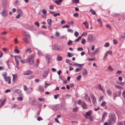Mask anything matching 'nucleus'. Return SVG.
Here are the masks:
<instances>
[{"instance_id": "obj_55", "label": "nucleus", "mask_w": 125, "mask_h": 125, "mask_svg": "<svg viewBox=\"0 0 125 125\" xmlns=\"http://www.w3.org/2000/svg\"><path fill=\"white\" fill-rule=\"evenodd\" d=\"M73 65L78 67L79 66V65H80V64H79L78 63H76L74 62V64H73Z\"/></svg>"}, {"instance_id": "obj_12", "label": "nucleus", "mask_w": 125, "mask_h": 125, "mask_svg": "<svg viewBox=\"0 0 125 125\" xmlns=\"http://www.w3.org/2000/svg\"><path fill=\"white\" fill-rule=\"evenodd\" d=\"M31 73V71L30 70H28L24 72V74L25 75H29Z\"/></svg>"}, {"instance_id": "obj_48", "label": "nucleus", "mask_w": 125, "mask_h": 125, "mask_svg": "<svg viewBox=\"0 0 125 125\" xmlns=\"http://www.w3.org/2000/svg\"><path fill=\"white\" fill-rule=\"evenodd\" d=\"M15 3L17 5H20L21 3L19 1H17L15 2Z\"/></svg>"}, {"instance_id": "obj_62", "label": "nucleus", "mask_w": 125, "mask_h": 125, "mask_svg": "<svg viewBox=\"0 0 125 125\" xmlns=\"http://www.w3.org/2000/svg\"><path fill=\"white\" fill-rule=\"evenodd\" d=\"M81 100L80 99L77 102V104H78L79 105H80L81 104Z\"/></svg>"}, {"instance_id": "obj_42", "label": "nucleus", "mask_w": 125, "mask_h": 125, "mask_svg": "<svg viewBox=\"0 0 125 125\" xmlns=\"http://www.w3.org/2000/svg\"><path fill=\"white\" fill-rule=\"evenodd\" d=\"M69 27H70V26L69 25H64L62 27V28H69Z\"/></svg>"}, {"instance_id": "obj_16", "label": "nucleus", "mask_w": 125, "mask_h": 125, "mask_svg": "<svg viewBox=\"0 0 125 125\" xmlns=\"http://www.w3.org/2000/svg\"><path fill=\"white\" fill-rule=\"evenodd\" d=\"M106 92L108 95L110 96H111L112 94V92L109 90H107V91Z\"/></svg>"}, {"instance_id": "obj_18", "label": "nucleus", "mask_w": 125, "mask_h": 125, "mask_svg": "<svg viewBox=\"0 0 125 125\" xmlns=\"http://www.w3.org/2000/svg\"><path fill=\"white\" fill-rule=\"evenodd\" d=\"M92 113V111L91 110H90L86 113V115L90 116L91 115Z\"/></svg>"}, {"instance_id": "obj_53", "label": "nucleus", "mask_w": 125, "mask_h": 125, "mask_svg": "<svg viewBox=\"0 0 125 125\" xmlns=\"http://www.w3.org/2000/svg\"><path fill=\"white\" fill-rule=\"evenodd\" d=\"M67 31L68 32H71V33H73V30L72 29H69L67 30Z\"/></svg>"}, {"instance_id": "obj_64", "label": "nucleus", "mask_w": 125, "mask_h": 125, "mask_svg": "<svg viewBox=\"0 0 125 125\" xmlns=\"http://www.w3.org/2000/svg\"><path fill=\"white\" fill-rule=\"evenodd\" d=\"M83 108L84 109H86L87 108V106L86 105V104H85V105H83V106H82Z\"/></svg>"}, {"instance_id": "obj_41", "label": "nucleus", "mask_w": 125, "mask_h": 125, "mask_svg": "<svg viewBox=\"0 0 125 125\" xmlns=\"http://www.w3.org/2000/svg\"><path fill=\"white\" fill-rule=\"evenodd\" d=\"M39 89H40L41 91L42 92H43L44 91V90L43 88L41 86H39Z\"/></svg>"}, {"instance_id": "obj_44", "label": "nucleus", "mask_w": 125, "mask_h": 125, "mask_svg": "<svg viewBox=\"0 0 125 125\" xmlns=\"http://www.w3.org/2000/svg\"><path fill=\"white\" fill-rule=\"evenodd\" d=\"M79 33L77 31H76L74 33V35L75 36L77 37Z\"/></svg>"}, {"instance_id": "obj_8", "label": "nucleus", "mask_w": 125, "mask_h": 125, "mask_svg": "<svg viewBox=\"0 0 125 125\" xmlns=\"http://www.w3.org/2000/svg\"><path fill=\"white\" fill-rule=\"evenodd\" d=\"M107 115V113L106 112H104V113L102 115V120L103 121L105 119V117Z\"/></svg>"}, {"instance_id": "obj_40", "label": "nucleus", "mask_w": 125, "mask_h": 125, "mask_svg": "<svg viewBox=\"0 0 125 125\" xmlns=\"http://www.w3.org/2000/svg\"><path fill=\"white\" fill-rule=\"evenodd\" d=\"M77 110V107L73 108V111L74 112H76Z\"/></svg>"}, {"instance_id": "obj_9", "label": "nucleus", "mask_w": 125, "mask_h": 125, "mask_svg": "<svg viewBox=\"0 0 125 125\" xmlns=\"http://www.w3.org/2000/svg\"><path fill=\"white\" fill-rule=\"evenodd\" d=\"M27 60L28 62L30 64H32L33 62V59L31 58H29Z\"/></svg>"}, {"instance_id": "obj_5", "label": "nucleus", "mask_w": 125, "mask_h": 125, "mask_svg": "<svg viewBox=\"0 0 125 125\" xmlns=\"http://www.w3.org/2000/svg\"><path fill=\"white\" fill-rule=\"evenodd\" d=\"M51 56L49 55H47L45 56L46 60L47 63L49 64L51 61Z\"/></svg>"}, {"instance_id": "obj_47", "label": "nucleus", "mask_w": 125, "mask_h": 125, "mask_svg": "<svg viewBox=\"0 0 125 125\" xmlns=\"http://www.w3.org/2000/svg\"><path fill=\"white\" fill-rule=\"evenodd\" d=\"M5 100V99H4L3 101L2 102L1 104H0V108H1L2 107L4 104V101Z\"/></svg>"}, {"instance_id": "obj_10", "label": "nucleus", "mask_w": 125, "mask_h": 125, "mask_svg": "<svg viewBox=\"0 0 125 125\" xmlns=\"http://www.w3.org/2000/svg\"><path fill=\"white\" fill-rule=\"evenodd\" d=\"M82 74L84 76H86L87 74V72L85 69H84L82 72Z\"/></svg>"}, {"instance_id": "obj_34", "label": "nucleus", "mask_w": 125, "mask_h": 125, "mask_svg": "<svg viewBox=\"0 0 125 125\" xmlns=\"http://www.w3.org/2000/svg\"><path fill=\"white\" fill-rule=\"evenodd\" d=\"M82 41L81 42L82 44H84L85 42V40L83 38H82Z\"/></svg>"}, {"instance_id": "obj_29", "label": "nucleus", "mask_w": 125, "mask_h": 125, "mask_svg": "<svg viewBox=\"0 0 125 125\" xmlns=\"http://www.w3.org/2000/svg\"><path fill=\"white\" fill-rule=\"evenodd\" d=\"M38 53L39 55L40 56H41L42 55V52H40V51H39V50H37Z\"/></svg>"}, {"instance_id": "obj_58", "label": "nucleus", "mask_w": 125, "mask_h": 125, "mask_svg": "<svg viewBox=\"0 0 125 125\" xmlns=\"http://www.w3.org/2000/svg\"><path fill=\"white\" fill-rule=\"evenodd\" d=\"M113 41L114 42V43L115 44H116L117 43V40L115 39H114L113 40Z\"/></svg>"}, {"instance_id": "obj_26", "label": "nucleus", "mask_w": 125, "mask_h": 125, "mask_svg": "<svg viewBox=\"0 0 125 125\" xmlns=\"http://www.w3.org/2000/svg\"><path fill=\"white\" fill-rule=\"evenodd\" d=\"M41 111V109H40L38 112L35 114V115L37 117L39 115Z\"/></svg>"}, {"instance_id": "obj_49", "label": "nucleus", "mask_w": 125, "mask_h": 125, "mask_svg": "<svg viewBox=\"0 0 125 125\" xmlns=\"http://www.w3.org/2000/svg\"><path fill=\"white\" fill-rule=\"evenodd\" d=\"M37 120L38 121L43 120L39 116L37 118Z\"/></svg>"}, {"instance_id": "obj_27", "label": "nucleus", "mask_w": 125, "mask_h": 125, "mask_svg": "<svg viewBox=\"0 0 125 125\" xmlns=\"http://www.w3.org/2000/svg\"><path fill=\"white\" fill-rule=\"evenodd\" d=\"M48 74L47 71L45 72L43 74L42 77H45Z\"/></svg>"}, {"instance_id": "obj_13", "label": "nucleus", "mask_w": 125, "mask_h": 125, "mask_svg": "<svg viewBox=\"0 0 125 125\" xmlns=\"http://www.w3.org/2000/svg\"><path fill=\"white\" fill-rule=\"evenodd\" d=\"M62 1V0H56L54 2L57 5H60Z\"/></svg>"}, {"instance_id": "obj_60", "label": "nucleus", "mask_w": 125, "mask_h": 125, "mask_svg": "<svg viewBox=\"0 0 125 125\" xmlns=\"http://www.w3.org/2000/svg\"><path fill=\"white\" fill-rule=\"evenodd\" d=\"M3 53L1 51H0V58H1L3 55Z\"/></svg>"}, {"instance_id": "obj_39", "label": "nucleus", "mask_w": 125, "mask_h": 125, "mask_svg": "<svg viewBox=\"0 0 125 125\" xmlns=\"http://www.w3.org/2000/svg\"><path fill=\"white\" fill-rule=\"evenodd\" d=\"M109 42H107L105 44L104 46L105 47H108L109 45Z\"/></svg>"}, {"instance_id": "obj_21", "label": "nucleus", "mask_w": 125, "mask_h": 125, "mask_svg": "<svg viewBox=\"0 0 125 125\" xmlns=\"http://www.w3.org/2000/svg\"><path fill=\"white\" fill-rule=\"evenodd\" d=\"M23 40L24 42L27 43H29V41L27 40L26 38H24L23 39Z\"/></svg>"}, {"instance_id": "obj_33", "label": "nucleus", "mask_w": 125, "mask_h": 125, "mask_svg": "<svg viewBox=\"0 0 125 125\" xmlns=\"http://www.w3.org/2000/svg\"><path fill=\"white\" fill-rule=\"evenodd\" d=\"M115 87L116 88L119 89H120L121 88H123V87H122L117 85H115Z\"/></svg>"}, {"instance_id": "obj_56", "label": "nucleus", "mask_w": 125, "mask_h": 125, "mask_svg": "<svg viewBox=\"0 0 125 125\" xmlns=\"http://www.w3.org/2000/svg\"><path fill=\"white\" fill-rule=\"evenodd\" d=\"M122 95L123 97L125 99V90L123 92Z\"/></svg>"}, {"instance_id": "obj_36", "label": "nucleus", "mask_w": 125, "mask_h": 125, "mask_svg": "<svg viewBox=\"0 0 125 125\" xmlns=\"http://www.w3.org/2000/svg\"><path fill=\"white\" fill-rule=\"evenodd\" d=\"M67 55L69 57H71L73 56V54H71L69 52H68Z\"/></svg>"}, {"instance_id": "obj_1", "label": "nucleus", "mask_w": 125, "mask_h": 125, "mask_svg": "<svg viewBox=\"0 0 125 125\" xmlns=\"http://www.w3.org/2000/svg\"><path fill=\"white\" fill-rule=\"evenodd\" d=\"M109 119L107 120L109 124L113 125L115 122L116 119L115 114L113 113H110L109 115Z\"/></svg>"}, {"instance_id": "obj_3", "label": "nucleus", "mask_w": 125, "mask_h": 125, "mask_svg": "<svg viewBox=\"0 0 125 125\" xmlns=\"http://www.w3.org/2000/svg\"><path fill=\"white\" fill-rule=\"evenodd\" d=\"M49 108L54 111H56L59 109L58 106L56 105H53L49 106Z\"/></svg>"}, {"instance_id": "obj_46", "label": "nucleus", "mask_w": 125, "mask_h": 125, "mask_svg": "<svg viewBox=\"0 0 125 125\" xmlns=\"http://www.w3.org/2000/svg\"><path fill=\"white\" fill-rule=\"evenodd\" d=\"M104 96H101L99 100L100 102H101L102 100H103Z\"/></svg>"}, {"instance_id": "obj_35", "label": "nucleus", "mask_w": 125, "mask_h": 125, "mask_svg": "<svg viewBox=\"0 0 125 125\" xmlns=\"http://www.w3.org/2000/svg\"><path fill=\"white\" fill-rule=\"evenodd\" d=\"M97 21L98 22L99 24L100 25H101L102 24V21L100 19H97Z\"/></svg>"}, {"instance_id": "obj_30", "label": "nucleus", "mask_w": 125, "mask_h": 125, "mask_svg": "<svg viewBox=\"0 0 125 125\" xmlns=\"http://www.w3.org/2000/svg\"><path fill=\"white\" fill-rule=\"evenodd\" d=\"M57 59L58 61H60L62 60V58L60 56H58L57 58Z\"/></svg>"}, {"instance_id": "obj_7", "label": "nucleus", "mask_w": 125, "mask_h": 125, "mask_svg": "<svg viewBox=\"0 0 125 125\" xmlns=\"http://www.w3.org/2000/svg\"><path fill=\"white\" fill-rule=\"evenodd\" d=\"M5 81L8 82L9 84L10 83V79L9 76L5 78Z\"/></svg>"}, {"instance_id": "obj_51", "label": "nucleus", "mask_w": 125, "mask_h": 125, "mask_svg": "<svg viewBox=\"0 0 125 125\" xmlns=\"http://www.w3.org/2000/svg\"><path fill=\"white\" fill-rule=\"evenodd\" d=\"M81 75H79L77 77V79L78 80H79L81 78Z\"/></svg>"}, {"instance_id": "obj_25", "label": "nucleus", "mask_w": 125, "mask_h": 125, "mask_svg": "<svg viewBox=\"0 0 125 125\" xmlns=\"http://www.w3.org/2000/svg\"><path fill=\"white\" fill-rule=\"evenodd\" d=\"M45 85L44 87L46 88L50 84V83L49 82L47 83V82H45Z\"/></svg>"}, {"instance_id": "obj_24", "label": "nucleus", "mask_w": 125, "mask_h": 125, "mask_svg": "<svg viewBox=\"0 0 125 125\" xmlns=\"http://www.w3.org/2000/svg\"><path fill=\"white\" fill-rule=\"evenodd\" d=\"M47 21L48 24L49 25H51V23L52 22V20L51 19H49L47 20Z\"/></svg>"}, {"instance_id": "obj_22", "label": "nucleus", "mask_w": 125, "mask_h": 125, "mask_svg": "<svg viewBox=\"0 0 125 125\" xmlns=\"http://www.w3.org/2000/svg\"><path fill=\"white\" fill-rule=\"evenodd\" d=\"M79 2V0H72V3H75L77 4Z\"/></svg>"}, {"instance_id": "obj_38", "label": "nucleus", "mask_w": 125, "mask_h": 125, "mask_svg": "<svg viewBox=\"0 0 125 125\" xmlns=\"http://www.w3.org/2000/svg\"><path fill=\"white\" fill-rule=\"evenodd\" d=\"M42 12L45 15L47 11L45 9H42Z\"/></svg>"}, {"instance_id": "obj_20", "label": "nucleus", "mask_w": 125, "mask_h": 125, "mask_svg": "<svg viewBox=\"0 0 125 125\" xmlns=\"http://www.w3.org/2000/svg\"><path fill=\"white\" fill-rule=\"evenodd\" d=\"M106 102L104 101L101 104V106L104 107H105V106H106Z\"/></svg>"}, {"instance_id": "obj_31", "label": "nucleus", "mask_w": 125, "mask_h": 125, "mask_svg": "<svg viewBox=\"0 0 125 125\" xmlns=\"http://www.w3.org/2000/svg\"><path fill=\"white\" fill-rule=\"evenodd\" d=\"M14 52L15 53H18L20 52V51L16 49H15L14 50Z\"/></svg>"}, {"instance_id": "obj_45", "label": "nucleus", "mask_w": 125, "mask_h": 125, "mask_svg": "<svg viewBox=\"0 0 125 125\" xmlns=\"http://www.w3.org/2000/svg\"><path fill=\"white\" fill-rule=\"evenodd\" d=\"M17 99L18 100L21 101L22 100V98L21 97H18L17 98Z\"/></svg>"}, {"instance_id": "obj_61", "label": "nucleus", "mask_w": 125, "mask_h": 125, "mask_svg": "<svg viewBox=\"0 0 125 125\" xmlns=\"http://www.w3.org/2000/svg\"><path fill=\"white\" fill-rule=\"evenodd\" d=\"M104 125H111V124H109V122H106L104 123Z\"/></svg>"}, {"instance_id": "obj_59", "label": "nucleus", "mask_w": 125, "mask_h": 125, "mask_svg": "<svg viewBox=\"0 0 125 125\" xmlns=\"http://www.w3.org/2000/svg\"><path fill=\"white\" fill-rule=\"evenodd\" d=\"M49 9L51 10H53L54 9V7L52 5H51L49 6Z\"/></svg>"}, {"instance_id": "obj_15", "label": "nucleus", "mask_w": 125, "mask_h": 125, "mask_svg": "<svg viewBox=\"0 0 125 125\" xmlns=\"http://www.w3.org/2000/svg\"><path fill=\"white\" fill-rule=\"evenodd\" d=\"M85 100L88 103L90 104L91 103V101L90 98L88 97L87 98H85Z\"/></svg>"}, {"instance_id": "obj_32", "label": "nucleus", "mask_w": 125, "mask_h": 125, "mask_svg": "<svg viewBox=\"0 0 125 125\" xmlns=\"http://www.w3.org/2000/svg\"><path fill=\"white\" fill-rule=\"evenodd\" d=\"M98 88L99 89V90H100L102 91H103V89L102 88V86H101V84H99L98 85Z\"/></svg>"}, {"instance_id": "obj_4", "label": "nucleus", "mask_w": 125, "mask_h": 125, "mask_svg": "<svg viewBox=\"0 0 125 125\" xmlns=\"http://www.w3.org/2000/svg\"><path fill=\"white\" fill-rule=\"evenodd\" d=\"M91 97L92 99V103L94 105H96V99L95 96L92 94L91 95Z\"/></svg>"}, {"instance_id": "obj_54", "label": "nucleus", "mask_w": 125, "mask_h": 125, "mask_svg": "<svg viewBox=\"0 0 125 125\" xmlns=\"http://www.w3.org/2000/svg\"><path fill=\"white\" fill-rule=\"evenodd\" d=\"M60 14L59 13H57L56 14H53V16L55 17L57 16H60Z\"/></svg>"}, {"instance_id": "obj_14", "label": "nucleus", "mask_w": 125, "mask_h": 125, "mask_svg": "<svg viewBox=\"0 0 125 125\" xmlns=\"http://www.w3.org/2000/svg\"><path fill=\"white\" fill-rule=\"evenodd\" d=\"M99 50V48L96 49L95 50V51L93 52L92 54L93 55H95L96 54V53L98 52Z\"/></svg>"}, {"instance_id": "obj_50", "label": "nucleus", "mask_w": 125, "mask_h": 125, "mask_svg": "<svg viewBox=\"0 0 125 125\" xmlns=\"http://www.w3.org/2000/svg\"><path fill=\"white\" fill-rule=\"evenodd\" d=\"M34 24L37 26L38 27L39 26V23L37 22H35L34 23Z\"/></svg>"}, {"instance_id": "obj_23", "label": "nucleus", "mask_w": 125, "mask_h": 125, "mask_svg": "<svg viewBox=\"0 0 125 125\" xmlns=\"http://www.w3.org/2000/svg\"><path fill=\"white\" fill-rule=\"evenodd\" d=\"M73 43V42L70 40H69L67 43V44L69 45L70 46L72 45Z\"/></svg>"}, {"instance_id": "obj_17", "label": "nucleus", "mask_w": 125, "mask_h": 125, "mask_svg": "<svg viewBox=\"0 0 125 125\" xmlns=\"http://www.w3.org/2000/svg\"><path fill=\"white\" fill-rule=\"evenodd\" d=\"M24 32L25 35L28 37V39H30L31 37L30 35L29 34L28 32L25 31H24Z\"/></svg>"}, {"instance_id": "obj_52", "label": "nucleus", "mask_w": 125, "mask_h": 125, "mask_svg": "<svg viewBox=\"0 0 125 125\" xmlns=\"http://www.w3.org/2000/svg\"><path fill=\"white\" fill-rule=\"evenodd\" d=\"M59 94H56V95H55L54 96V98L55 99H57L58 98V97L59 96Z\"/></svg>"}, {"instance_id": "obj_19", "label": "nucleus", "mask_w": 125, "mask_h": 125, "mask_svg": "<svg viewBox=\"0 0 125 125\" xmlns=\"http://www.w3.org/2000/svg\"><path fill=\"white\" fill-rule=\"evenodd\" d=\"M31 49L30 48H29L28 49H27L26 50V53H31Z\"/></svg>"}, {"instance_id": "obj_11", "label": "nucleus", "mask_w": 125, "mask_h": 125, "mask_svg": "<svg viewBox=\"0 0 125 125\" xmlns=\"http://www.w3.org/2000/svg\"><path fill=\"white\" fill-rule=\"evenodd\" d=\"M15 92H17L18 93V94L21 96L22 95V94L21 93V91L20 89H16L15 90Z\"/></svg>"}, {"instance_id": "obj_57", "label": "nucleus", "mask_w": 125, "mask_h": 125, "mask_svg": "<svg viewBox=\"0 0 125 125\" xmlns=\"http://www.w3.org/2000/svg\"><path fill=\"white\" fill-rule=\"evenodd\" d=\"M38 99L39 101L42 102L44 101V99L43 98H39Z\"/></svg>"}, {"instance_id": "obj_28", "label": "nucleus", "mask_w": 125, "mask_h": 125, "mask_svg": "<svg viewBox=\"0 0 125 125\" xmlns=\"http://www.w3.org/2000/svg\"><path fill=\"white\" fill-rule=\"evenodd\" d=\"M82 36H79L78 38H77L76 40L74 41L75 42H78L79 40L81 39V38Z\"/></svg>"}, {"instance_id": "obj_63", "label": "nucleus", "mask_w": 125, "mask_h": 125, "mask_svg": "<svg viewBox=\"0 0 125 125\" xmlns=\"http://www.w3.org/2000/svg\"><path fill=\"white\" fill-rule=\"evenodd\" d=\"M20 16V14H18L16 17V19H19V18Z\"/></svg>"}, {"instance_id": "obj_43", "label": "nucleus", "mask_w": 125, "mask_h": 125, "mask_svg": "<svg viewBox=\"0 0 125 125\" xmlns=\"http://www.w3.org/2000/svg\"><path fill=\"white\" fill-rule=\"evenodd\" d=\"M77 50L78 51H82L83 50V49L82 47H79L77 48Z\"/></svg>"}, {"instance_id": "obj_2", "label": "nucleus", "mask_w": 125, "mask_h": 125, "mask_svg": "<svg viewBox=\"0 0 125 125\" xmlns=\"http://www.w3.org/2000/svg\"><path fill=\"white\" fill-rule=\"evenodd\" d=\"M95 36L93 34H91L88 36L87 41L89 42H92L95 40Z\"/></svg>"}, {"instance_id": "obj_37", "label": "nucleus", "mask_w": 125, "mask_h": 125, "mask_svg": "<svg viewBox=\"0 0 125 125\" xmlns=\"http://www.w3.org/2000/svg\"><path fill=\"white\" fill-rule=\"evenodd\" d=\"M73 16L74 17H77L78 16V14L77 13H74L73 14Z\"/></svg>"}, {"instance_id": "obj_6", "label": "nucleus", "mask_w": 125, "mask_h": 125, "mask_svg": "<svg viewBox=\"0 0 125 125\" xmlns=\"http://www.w3.org/2000/svg\"><path fill=\"white\" fill-rule=\"evenodd\" d=\"M0 13L1 15L4 17L7 16L8 15L7 12L4 9Z\"/></svg>"}]
</instances>
